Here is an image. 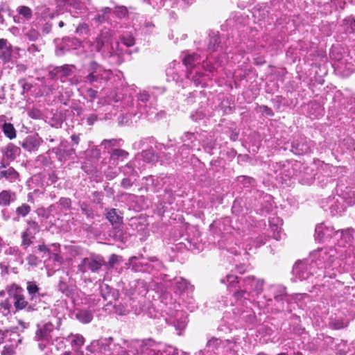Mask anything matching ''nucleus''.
Here are the masks:
<instances>
[{
	"label": "nucleus",
	"mask_w": 355,
	"mask_h": 355,
	"mask_svg": "<svg viewBox=\"0 0 355 355\" xmlns=\"http://www.w3.org/2000/svg\"><path fill=\"white\" fill-rule=\"evenodd\" d=\"M113 338H101L98 340H93L89 345L86 348L87 350L91 353L98 351L101 353H105L108 351H113Z\"/></svg>",
	"instance_id": "obj_11"
},
{
	"label": "nucleus",
	"mask_w": 355,
	"mask_h": 355,
	"mask_svg": "<svg viewBox=\"0 0 355 355\" xmlns=\"http://www.w3.org/2000/svg\"><path fill=\"white\" fill-rule=\"evenodd\" d=\"M119 211L116 209H111L106 214V218L112 225L118 226L123 222V216L119 214Z\"/></svg>",
	"instance_id": "obj_25"
},
{
	"label": "nucleus",
	"mask_w": 355,
	"mask_h": 355,
	"mask_svg": "<svg viewBox=\"0 0 355 355\" xmlns=\"http://www.w3.org/2000/svg\"><path fill=\"white\" fill-rule=\"evenodd\" d=\"M22 32L25 37L31 42H36L41 35L38 30L33 26L30 28L25 27L23 28Z\"/></svg>",
	"instance_id": "obj_31"
},
{
	"label": "nucleus",
	"mask_w": 355,
	"mask_h": 355,
	"mask_svg": "<svg viewBox=\"0 0 355 355\" xmlns=\"http://www.w3.org/2000/svg\"><path fill=\"white\" fill-rule=\"evenodd\" d=\"M97 119H98L97 115H96L94 114H92L87 119V124L89 125H92L97 121Z\"/></svg>",
	"instance_id": "obj_64"
},
{
	"label": "nucleus",
	"mask_w": 355,
	"mask_h": 355,
	"mask_svg": "<svg viewBox=\"0 0 355 355\" xmlns=\"http://www.w3.org/2000/svg\"><path fill=\"white\" fill-rule=\"evenodd\" d=\"M28 115L34 119H40L42 116V112L37 108H32L28 111Z\"/></svg>",
	"instance_id": "obj_48"
},
{
	"label": "nucleus",
	"mask_w": 355,
	"mask_h": 355,
	"mask_svg": "<svg viewBox=\"0 0 355 355\" xmlns=\"http://www.w3.org/2000/svg\"><path fill=\"white\" fill-rule=\"evenodd\" d=\"M89 31V26L85 23L80 24L76 29V32L78 35L87 34Z\"/></svg>",
	"instance_id": "obj_52"
},
{
	"label": "nucleus",
	"mask_w": 355,
	"mask_h": 355,
	"mask_svg": "<svg viewBox=\"0 0 355 355\" xmlns=\"http://www.w3.org/2000/svg\"><path fill=\"white\" fill-rule=\"evenodd\" d=\"M141 157L144 161L150 163L157 160V157L155 155L152 150H146L142 152Z\"/></svg>",
	"instance_id": "obj_44"
},
{
	"label": "nucleus",
	"mask_w": 355,
	"mask_h": 355,
	"mask_svg": "<svg viewBox=\"0 0 355 355\" xmlns=\"http://www.w3.org/2000/svg\"><path fill=\"white\" fill-rule=\"evenodd\" d=\"M116 143H117V140L115 139H104L102 141L101 145L104 146L105 148H108V147L114 146L116 145Z\"/></svg>",
	"instance_id": "obj_61"
},
{
	"label": "nucleus",
	"mask_w": 355,
	"mask_h": 355,
	"mask_svg": "<svg viewBox=\"0 0 355 355\" xmlns=\"http://www.w3.org/2000/svg\"><path fill=\"white\" fill-rule=\"evenodd\" d=\"M343 26L347 32H355V18L353 17H348L343 21Z\"/></svg>",
	"instance_id": "obj_41"
},
{
	"label": "nucleus",
	"mask_w": 355,
	"mask_h": 355,
	"mask_svg": "<svg viewBox=\"0 0 355 355\" xmlns=\"http://www.w3.org/2000/svg\"><path fill=\"white\" fill-rule=\"evenodd\" d=\"M291 151L295 155H303L310 150V144L307 139L304 137H298L292 142Z\"/></svg>",
	"instance_id": "obj_15"
},
{
	"label": "nucleus",
	"mask_w": 355,
	"mask_h": 355,
	"mask_svg": "<svg viewBox=\"0 0 355 355\" xmlns=\"http://www.w3.org/2000/svg\"><path fill=\"white\" fill-rule=\"evenodd\" d=\"M76 318L83 324L89 323L93 319V313L90 310H80L76 314Z\"/></svg>",
	"instance_id": "obj_33"
},
{
	"label": "nucleus",
	"mask_w": 355,
	"mask_h": 355,
	"mask_svg": "<svg viewBox=\"0 0 355 355\" xmlns=\"http://www.w3.org/2000/svg\"><path fill=\"white\" fill-rule=\"evenodd\" d=\"M128 153L122 149H114L112 150L110 155V158L114 162L115 161H123L128 156Z\"/></svg>",
	"instance_id": "obj_36"
},
{
	"label": "nucleus",
	"mask_w": 355,
	"mask_h": 355,
	"mask_svg": "<svg viewBox=\"0 0 355 355\" xmlns=\"http://www.w3.org/2000/svg\"><path fill=\"white\" fill-rule=\"evenodd\" d=\"M40 227L39 224L34 220L27 221V227L21 233V247L26 249L32 243L35 235L40 232Z\"/></svg>",
	"instance_id": "obj_9"
},
{
	"label": "nucleus",
	"mask_w": 355,
	"mask_h": 355,
	"mask_svg": "<svg viewBox=\"0 0 355 355\" xmlns=\"http://www.w3.org/2000/svg\"><path fill=\"white\" fill-rule=\"evenodd\" d=\"M26 290L29 296V301L31 306H29L31 310H40L43 309L46 311H51L49 307L45 306L44 302L42 300V297L45 296V294L40 293V288L36 284L35 282H28L26 283Z\"/></svg>",
	"instance_id": "obj_5"
},
{
	"label": "nucleus",
	"mask_w": 355,
	"mask_h": 355,
	"mask_svg": "<svg viewBox=\"0 0 355 355\" xmlns=\"http://www.w3.org/2000/svg\"><path fill=\"white\" fill-rule=\"evenodd\" d=\"M336 250L333 248H323L318 249L311 254L314 266L316 268H327L330 267L336 259Z\"/></svg>",
	"instance_id": "obj_3"
},
{
	"label": "nucleus",
	"mask_w": 355,
	"mask_h": 355,
	"mask_svg": "<svg viewBox=\"0 0 355 355\" xmlns=\"http://www.w3.org/2000/svg\"><path fill=\"white\" fill-rule=\"evenodd\" d=\"M175 292L176 293H182L187 289L189 286L188 282L182 277H176L175 279Z\"/></svg>",
	"instance_id": "obj_39"
},
{
	"label": "nucleus",
	"mask_w": 355,
	"mask_h": 355,
	"mask_svg": "<svg viewBox=\"0 0 355 355\" xmlns=\"http://www.w3.org/2000/svg\"><path fill=\"white\" fill-rule=\"evenodd\" d=\"M329 324L334 329H341L347 326L348 321L343 317L336 316L334 318L331 319Z\"/></svg>",
	"instance_id": "obj_34"
},
{
	"label": "nucleus",
	"mask_w": 355,
	"mask_h": 355,
	"mask_svg": "<svg viewBox=\"0 0 355 355\" xmlns=\"http://www.w3.org/2000/svg\"><path fill=\"white\" fill-rule=\"evenodd\" d=\"M26 260L28 263L31 266H37L39 262V259L34 254H29Z\"/></svg>",
	"instance_id": "obj_59"
},
{
	"label": "nucleus",
	"mask_w": 355,
	"mask_h": 355,
	"mask_svg": "<svg viewBox=\"0 0 355 355\" xmlns=\"http://www.w3.org/2000/svg\"><path fill=\"white\" fill-rule=\"evenodd\" d=\"M182 141L184 143V144L181 147V148H190L195 146V141L197 140V134L193 132H185L184 135L181 137Z\"/></svg>",
	"instance_id": "obj_30"
},
{
	"label": "nucleus",
	"mask_w": 355,
	"mask_h": 355,
	"mask_svg": "<svg viewBox=\"0 0 355 355\" xmlns=\"http://www.w3.org/2000/svg\"><path fill=\"white\" fill-rule=\"evenodd\" d=\"M272 295L277 301L283 300L286 296V288L282 285H273L269 288Z\"/></svg>",
	"instance_id": "obj_24"
},
{
	"label": "nucleus",
	"mask_w": 355,
	"mask_h": 355,
	"mask_svg": "<svg viewBox=\"0 0 355 355\" xmlns=\"http://www.w3.org/2000/svg\"><path fill=\"white\" fill-rule=\"evenodd\" d=\"M2 179L13 183L19 181V174L13 167L1 163L0 165V180Z\"/></svg>",
	"instance_id": "obj_13"
},
{
	"label": "nucleus",
	"mask_w": 355,
	"mask_h": 355,
	"mask_svg": "<svg viewBox=\"0 0 355 355\" xmlns=\"http://www.w3.org/2000/svg\"><path fill=\"white\" fill-rule=\"evenodd\" d=\"M220 282L226 284L230 292L237 288V287H240L241 284V281L238 279V277L232 274H228L225 277L221 278Z\"/></svg>",
	"instance_id": "obj_20"
},
{
	"label": "nucleus",
	"mask_w": 355,
	"mask_h": 355,
	"mask_svg": "<svg viewBox=\"0 0 355 355\" xmlns=\"http://www.w3.org/2000/svg\"><path fill=\"white\" fill-rule=\"evenodd\" d=\"M112 12V10L109 7L102 8L98 13L94 17L93 20L98 24L107 22L110 19Z\"/></svg>",
	"instance_id": "obj_23"
},
{
	"label": "nucleus",
	"mask_w": 355,
	"mask_h": 355,
	"mask_svg": "<svg viewBox=\"0 0 355 355\" xmlns=\"http://www.w3.org/2000/svg\"><path fill=\"white\" fill-rule=\"evenodd\" d=\"M343 198L340 196L338 198H329L328 203L329 204V209L333 215L340 214L345 209V206L343 204Z\"/></svg>",
	"instance_id": "obj_18"
},
{
	"label": "nucleus",
	"mask_w": 355,
	"mask_h": 355,
	"mask_svg": "<svg viewBox=\"0 0 355 355\" xmlns=\"http://www.w3.org/2000/svg\"><path fill=\"white\" fill-rule=\"evenodd\" d=\"M87 95L93 101L96 98L97 91L92 88H89L87 89Z\"/></svg>",
	"instance_id": "obj_62"
},
{
	"label": "nucleus",
	"mask_w": 355,
	"mask_h": 355,
	"mask_svg": "<svg viewBox=\"0 0 355 355\" xmlns=\"http://www.w3.org/2000/svg\"><path fill=\"white\" fill-rule=\"evenodd\" d=\"M73 337V340H71V345L75 346L78 348H80L85 342V338L80 334H71Z\"/></svg>",
	"instance_id": "obj_42"
},
{
	"label": "nucleus",
	"mask_w": 355,
	"mask_h": 355,
	"mask_svg": "<svg viewBox=\"0 0 355 355\" xmlns=\"http://www.w3.org/2000/svg\"><path fill=\"white\" fill-rule=\"evenodd\" d=\"M52 23L49 21L45 22L41 28L42 35H45L50 33L52 30Z\"/></svg>",
	"instance_id": "obj_55"
},
{
	"label": "nucleus",
	"mask_w": 355,
	"mask_h": 355,
	"mask_svg": "<svg viewBox=\"0 0 355 355\" xmlns=\"http://www.w3.org/2000/svg\"><path fill=\"white\" fill-rule=\"evenodd\" d=\"M140 348L141 353L147 355H163L162 345L150 339L142 341L140 344Z\"/></svg>",
	"instance_id": "obj_12"
},
{
	"label": "nucleus",
	"mask_w": 355,
	"mask_h": 355,
	"mask_svg": "<svg viewBox=\"0 0 355 355\" xmlns=\"http://www.w3.org/2000/svg\"><path fill=\"white\" fill-rule=\"evenodd\" d=\"M71 202V200L68 198H61L59 200L60 205L65 209H69L70 207Z\"/></svg>",
	"instance_id": "obj_60"
},
{
	"label": "nucleus",
	"mask_w": 355,
	"mask_h": 355,
	"mask_svg": "<svg viewBox=\"0 0 355 355\" xmlns=\"http://www.w3.org/2000/svg\"><path fill=\"white\" fill-rule=\"evenodd\" d=\"M282 220L279 217H272L269 219L270 230L272 232V236L275 240L282 239Z\"/></svg>",
	"instance_id": "obj_16"
},
{
	"label": "nucleus",
	"mask_w": 355,
	"mask_h": 355,
	"mask_svg": "<svg viewBox=\"0 0 355 355\" xmlns=\"http://www.w3.org/2000/svg\"><path fill=\"white\" fill-rule=\"evenodd\" d=\"M334 228L331 226H327L324 224H320L315 227V236L317 239H324L331 238L333 233L335 234L336 232H334Z\"/></svg>",
	"instance_id": "obj_17"
},
{
	"label": "nucleus",
	"mask_w": 355,
	"mask_h": 355,
	"mask_svg": "<svg viewBox=\"0 0 355 355\" xmlns=\"http://www.w3.org/2000/svg\"><path fill=\"white\" fill-rule=\"evenodd\" d=\"M16 200V194L10 190L0 192V206L8 207Z\"/></svg>",
	"instance_id": "obj_22"
},
{
	"label": "nucleus",
	"mask_w": 355,
	"mask_h": 355,
	"mask_svg": "<svg viewBox=\"0 0 355 355\" xmlns=\"http://www.w3.org/2000/svg\"><path fill=\"white\" fill-rule=\"evenodd\" d=\"M187 77L188 78H191V80L193 81L195 85H196V86H198V85L203 86L205 85V82H204L205 76L203 73H202L200 72L197 71L196 73V75L193 76L191 77V72L187 71Z\"/></svg>",
	"instance_id": "obj_40"
},
{
	"label": "nucleus",
	"mask_w": 355,
	"mask_h": 355,
	"mask_svg": "<svg viewBox=\"0 0 355 355\" xmlns=\"http://www.w3.org/2000/svg\"><path fill=\"white\" fill-rule=\"evenodd\" d=\"M111 291L112 288L107 284H103L101 286V295L105 300L107 299Z\"/></svg>",
	"instance_id": "obj_51"
},
{
	"label": "nucleus",
	"mask_w": 355,
	"mask_h": 355,
	"mask_svg": "<svg viewBox=\"0 0 355 355\" xmlns=\"http://www.w3.org/2000/svg\"><path fill=\"white\" fill-rule=\"evenodd\" d=\"M241 282L242 286L246 288L250 291L252 297L259 295L263 291L264 285V280L263 279H259L251 275L243 278Z\"/></svg>",
	"instance_id": "obj_10"
},
{
	"label": "nucleus",
	"mask_w": 355,
	"mask_h": 355,
	"mask_svg": "<svg viewBox=\"0 0 355 355\" xmlns=\"http://www.w3.org/2000/svg\"><path fill=\"white\" fill-rule=\"evenodd\" d=\"M150 261V263H149L148 266L152 268L153 269L161 270L162 268L164 267L162 263L156 258H151Z\"/></svg>",
	"instance_id": "obj_49"
},
{
	"label": "nucleus",
	"mask_w": 355,
	"mask_h": 355,
	"mask_svg": "<svg viewBox=\"0 0 355 355\" xmlns=\"http://www.w3.org/2000/svg\"><path fill=\"white\" fill-rule=\"evenodd\" d=\"M61 325V319L55 318L54 321H49L44 324H37L35 334V340L38 343V347L41 351L53 344L52 333L54 329H59Z\"/></svg>",
	"instance_id": "obj_1"
},
{
	"label": "nucleus",
	"mask_w": 355,
	"mask_h": 355,
	"mask_svg": "<svg viewBox=\"0 0 355 355\" xmlns=\"http://www.w3.org/2000/svg\"><path fill=\"white\" fill-rule=\"evenodd\" d=\"M175 329L178 330H182L185 328L187 324V317L182 311H177L175 313V318L171 321Z\"/></svg>",
	"instance_id": "obj_28"
},
{
	"label": "nucleus",
	"mask_w": 355,
	"mask_h": 355,
	"mask_svg": "<svg viewBox=\"0 0 355 355\" xmlns=\"http://www.w3.org/2000/svg\"><path fill=\"white\" fill-rule=\"evenodd\" d=\"M12 46L6 39H0V59L4 62L10 61L12 55Z\"/></svg>",
	"instance_id": "obj_19"
},
{
	"label": "nucleus",
	"mask_w": 355,
	"mask_h": 355,
	"mask_svg": "<svg viewBox=\"0 0 355 355\" xmlns=\"http://www.w3.org/2000/svg\"><path fill=\"white\" fill-rule=\"evenodd\" d=\"M113 34L110 29L105 28L96 38V40L91 44L94 49L101 52L105 56H112L116 52L112 44Z\"/></svg>",
	"instance_id": "obj_2"
},
{
	"label": "nucleus",
	"mask_w": 355,
	"mask_h": 355,
	"mask_svg": "<svg viewBox=\"0 0 355 355\" xmlns=\"http://www.w3.org/2000/svg\"><path fill=\"white\" fill-rule=\"evenodd\" d=\"M105 263L104 259L100 256L86 257L82 259L78 266V271L85 273L87 270L97 272Z\"/></svg>",
	"instance_id": "obj_8"
},
{
	"label": "nucleus",
	"mask_w": 355,
	"mask_h": 355,
	"mask_svg": "<svg viewBox=\"0 0 355 355\" xmlns=\"http://www.w3.org/2000/svg\"><path fill=\"white\" fill-rule=\"evenodd\" d=\"M313 180H314L313 175H311L306 176V177H303L301 179V182L304 184H311L313 183Z\"/></svg>",
	"instance_id": "obj_63"
},
{
	"label": "nucleus",
	"mask_w": 355,
	"mask_h": 355,
	"mask_svg": "<svg viewBox=\"0 0 355 355\" xmlns=\"http://www.w3.org/2000/svg\"><path fill=\"white\" fill-rule=\"evenodd\" d=\"M89 73L85 77V82L96 87V84L107 81L110 76V70L103 69L95 62L90 63L88 69Z\"/></svg>",
	"instance_id": "obj_4"
},
{
	"label": "nucleus",
	"mask_w": 355,
	"mask_h": 355,
	"mask_svg": "<svg viewBox=\"0 0 355 355\" xmlns=\"http://www.w3.org/2000/svg\"><path fill=\"white\" fill-rule=\"evenodd\" d=\"M81 211L82 212L85 214L87 217H92L93 213L92 211V209L86 204H83L81 205Z\"/></svg>",
	"instance_id": "obj_58"
},
{
	"label": "nucleus",
	"mask_w": 355,
	"mask_h": 355,
	"mask_svg": "<svg viewBox=\"0 0 355 355\" xmlns=\"http://www.w3.org/2000/svg\"><path fill=\"white\" fill-rule=\"evenodd\" d=\"M219 42V37L218 36L215 35L211 37L208 45V49L212 51H216Z\"/></svg>",
	"instance_id": "obj_47"
},
{
	"label": "nucleus",
	"mask_w": 355,
	"mask_h": 355,
	"mask_svg": "<svg viewBox=\"0 0 355 355\" xmlns=\"http://www.w3.org/2000/svg\"><path fill=\"white\" fill-rule=\"evenodd\" d=\"M122 42L128 47L135 45V39L132 35L122 36L121 38Z\"/></svg>",
	"instance_id": "obj_53"
},
{
	"label": "nucleus",
	"mask_w": 355,
	"mask_h": 355,
	"mask_svg": "<svg viewBox=\"0 0 355 355\" xmlns=\"http://www.w3.org/2000/svg\"><path fill=\"white\" fill-rule=\"evenodd\" d=\"M21 153L19 147L14 145L12 143L8 144L3 151V156L10 161H13Z\"/></svg>",
	"instance_id": "obj_21"
},
{
	"label": "nucleus",
	"mask_w": 355,
	"mask_h": 355,
	"mask_svg": "<svg viewBox=\"0 0 355 355\" xmlns=\"http://www.w3.org/2000/svg\"><path fill=\"white\" fill-rule=\"evenodd\" d=\"M238 181L242 183L244 187H249L254 182V180L248 176H240L238 178Z\"/></svg>",
	"instance_id": "obj_50"
},
{
	"label": "nucleus",
	"mask_w": 355,
	"mask_h": 355,
	"mask_svg": "<svg viewBox=\"0 0 355 355\" xmlns=\"http://www.w3.org/2000/svg\"><path fill=\"white\" fill-rule=\"evenodd\" d=\"M113 355H128V352L123 349L121 346L117 345H113Z\"/></svg>",
	"instance_id": "obj_54"
},
{
	"label": "nucleus",
	"mask_w": 355,
	"mask_h": 355,
	"mask_svg": "<svg viewBox=\"0 0 355 355\" xmlns=\"http://www.w3.org/2000/svg\"><path fill=\"white\" fill-rule=\"evenodd\" d=\"M73 67V66H69V65H63L61 67H57L55 68V71H56V73H60V79L62 82H64V78H67V76H70L71 74L72 70L71 68Z\"/></svg>",
	"instance_id": "obj_35"
},
{
	"label": "nucleus",
	"mask_w": 355,
	"mask_h": 355,
	"mask_svg": "<svg viewBox=\"0 0 355 355\" xmlns=\"http://www.w3.org/2000/svg\"><path fill=\"white\" fill-rule=\"evenodd\" d=\"M9 296L14 300V306L16 311L26 309L28 312L35 311L36 310H31L29 306H31V302L26 300L23 293L24 291L21 287L13 284L8 291Z\"/></svg>",
	"instance_id": "obj_6"
},
{
	"label": "nucleus",
	"mask_w": 355,
	"mask_h": 355,
	"mask_svg": "<svg viewBox=\"0 0 355 355\" xmlns=\"http://www.w3.org/2000/svg\"><path fill=\"white\" fill-rule=\"evenodd\" d=\"M149 98L150 95L146 91L141 92L137 94V99L141 102L146 103L149 100Z\"/></svg>",
	"instance_id": "obj_57"
},
{
	"label": "nucleus",
	"mask_w": 355,
	"mask_h": 355,
	"mask_svg": "<svg viewBox=\"0 0 355 355\" xmlns=\"http://www.w3.org/2000/svg\"><path fill=\"white\" fill-rule=\"evenodd\" d=\"M30 211H31V207L26 203L22 204L21 206L18 207L16 209V214L18 216H20L22 217L26 216L30 213Z\"/></svg>",
	"instance_id": "obj_45"
},
{
	"label": "nucleus",
	"mask_w": 355,
	"mask_h": 355,
	"mask_svg": "<svg viewBox=\"0 0 355 355\" xmlns=\"http://www.w3.org/2000/svg\"><path fill=\"white\" fill-rule=\"evenodd\" d=\"M114 13L116 17L121 19L127 16L128 11L125 6H118L115 7Z\"/></svg>",
	"instance_id": "obj_46"
},
{
	"label": "nucleus",
	"mask_w": 355,
	"mask_h": 355,
	"mask_svg": "<svg viewBox=\"0 0 355 355\" xmlns=\"http://www.w3.org/2000/svg\"><path fill=\"white\" fill-rule=\"evenodd\" d=\"M316 268L313 263L308 261H298L293 268V275L295 279L300 281L306 279L311 275L316 273Z\"/></svg>",
	"instance_id": "obj_7"
},
{
	"label": "nucleus",
	"mask_w": 355,
	"mask_h": 355,
	"mask_svg": "<svg viewBox=\"0 0 355 355\" xmlns=\"http://www.w3.org/2000/svg\"><path fill=\"white\" fill-rule=\"evenodd\" d=\"M17 12L19 14V17H17V21L19 22L20 20L24 21H29L33 17V11L32 10L26 6H20L17 8Z\"/></svg>",
	"instance_id": "obj_29"
},
{
	"label": "nucleus",
	"mask_w": 355,
	"mask_h": 355,
	"mask_svg": "<svg viewBox=\"0 0 355 355\" xmlns=\"http://www.w3.org/2000/svg\"><path fill=\"white\" fill-rule=\"evenodd\" d=\"M40 51L41 50L39 46L35 44H31L27 49V52L30 58L35 60H40L42 58V55H41Z\"/></svg>",
	"instance_id": "obj_38"
},
{
	"label": "nucleus",
	"mask_w": 355,
	"mask_h": 355,
	"mask_svg": "<svg viewBox=\"0 0 355 355\" xmlns=\"http://www.w3.org/2000/svg\"><path fill=\"white\" fill-rule=\"evenodd\" d=\"M183 64L189 70L192 69L197 64L200 63V59L198 55L196 53L188 54L182 60Z\"/></svg>",
	"instance_id": "obj_32"
},
{
	"label": "nucleus",
	"mask_w": 355,
	"mask_h": 355,
	"mask_svg": "<svg viewBox=\"0 0 355 355\" xmlns=\"http://www.w3.org/2000/svg\"><path fill=\"white\" fill-rule=\"evenodd\" d=\"M335 236L340 238L338 245L342 247H345V244H350L353 239L352 230L349 229L342 231L340 233L338 231L335 233Z\"/></svg>",
	"instance_id": "obj_27"
},
{
	"label": "nucleus",
	"mask_w": 355,
	"mask_h": 355,
	"mask_svg": "<svg viewBox=\"0 0 355 355\" xmlns=\"http://www.w3.org/2000/svg\"><path fill=\"white\" fill-rule=\"evenodd\" d=\"M232 293V297L236 301L250 300V297H252L250 294V291H248L246 288L242 286V284L240 285V287H237V288L233 290Z\"/></svg>",
	"instance_id": "obj_26"
},
{
	"label": "nucleus",
	"mask_w": 355,
	"mask_h": 355,
	"mask_svg": "<svg viewBox=\"0 0 355 355\" xmlns=\"http://www.w3.org/2000/svg\"><path fill=\"white\" fill-rule=\"evenodd\" d=\"M42 139L37 134L27 136L21 142V147L28 152L36 151L42 143Z\"/></svg>",
	"instance_id": "obj_14"
},
{
	"label": "nucleus",
	"mask_w": 355,
	"mask_h": 355,
	"mask_svg": "<svg viewBox=\"0 0 355 355\" xmlns=\"http://www.w3.org/2000/svg\"><path fill=\"white\" fill-rule=\"evenodd\" d=\"M218 66H219V64H210L208 62H203V64H202L203 68L206 71H209L210 73H211L214 70H216Z\"/></svg>",
	"instance_id": "obj_56"
},
{
	"label": "nucleus",
	"mask_w": 355,
	"mask_h": 355,
	"mask_svg": "<svg viewBox=\"0 0 355 355\" xmlns=\"http://www.w3.org/2000/svg\"><path fill=\"white\" fill-rule=\"evenodd\" d=\"M2 130L4 135L10 139H12L16 137V130L12 123H5L2 125Z\"/></svg>",
	"instance_id": "obj_37"
},
{
	"label": "nucleus",
	"mask_w": 355,
	"mask_h": 355,
	"mask_svg": "<svg viewBox=\"0 0 355 355\" xmlns=\"http://www.w3.org/2000/svg\"><path fill=\"white\" fill-rule=\"evenodd\" d=\"M12 308V302L9 299H6L0 303V310H2V313L4 315H7L10 313Z\"/></svg>",
	"instance_id": "obj_43"
}]
</instances>
